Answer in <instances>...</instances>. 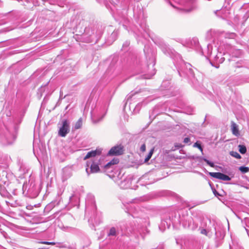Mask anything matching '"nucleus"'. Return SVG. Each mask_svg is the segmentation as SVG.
Instances as JSON below:
<instances>
[{
  "mask_svg": "<svg viewBox=\"0 0 249 249\" xmlns=\"http://www.w3.org/2000/svg\"><path fill=\"white\" fill-rule=\"evenodd\" d=\"M238 147L239 151L241 154H244L246 153L247 149L245 145L240 144L238 145Z\"/></svg>",
  "mask_w": 249,
  "mask_h": 249,
  "instance_id": "nucleus-20",
  "label": "nucleus"
},
{
  "mask_svg": "<svg viewBox=\"0 0 249 249\" xmlns=\"http://www.w3.org/2000/svg\"><path fill=\"white\" fill-rule=\"evenodd\" d=\"M209 175L213 178L224 181H229L231 179L228 176L220 172H209Z\"/></svg>",
  "mask_w": 249,
  "mask_h": 249,
  "instance_id": "nucleus-5",
  "label": "nucleus"
},
{
  "mask_svg": "<svg viewBox=\"0 0 249 249\" xmlns=\"http://www.w3.org/2000/svg\"><path fill=\"white\" fill-rule=\"evenodd\" d=\"M11 205L13 207H16L17 206H19L20 204H19V202L18 200H16V201H15L14 203H11Z\"/></svg>",
  "mask_w": 249,
  "mask_h": 249,
  "instance_id": "nucleus-30",
  "label": "nucleus"
},
{
  "mask_svg": "<svg viewBox=\"0 0 249 249\" xmlns=\"http://www.w3.org/2000/svg\"><path fill=\"white\" fill-rule=\"evenodd\" d=\"M76 202H75V203H74V205H75V204H76Z\"/></svg>",
  "mask_w": 249,
  "mask_h": 249,
  "instance_id": "nucleus-47",
  "label": "nucleus"
},
{
  "mask_svg": "<svg viewBox=\"0 0 249 249\" xmlns=\"http://www.w3.org/2000/svg\"><path fill=\"white\" fill-rule=\"evenodd\" d=\"M123 146L121 145H116L112 147L108 152L107 156H119L123 153Z\"/></svg>",
  "mask_w": 249,
  "mask_h": 249,
  "instance_id": "nucleus-4",
  "label": "nucleus"
},
{
  "mask_svg": "<svg viewBox=\"0 0 249 249\" xmlns=\"http://www.w3.org/2000/svg\"><path fill=\"white\" fill-rule=\"evenodd\" d=\"M58 135L61 137H65L70 133L71 129L70 122L67 119H63L58 124Z\"/></svg>",
  "mask_w": 249,
  "mask_h": 249,
  "instance_id": "nucleus-1",
  "label": "nucleus"
},
{
  "mask_svg": "<svg viewBox=\"0 0 249 249\" xmlns=\"http://www.w3.org/2000/svg\"><path fill=\"white\" fill-rule=\"evenodd\" d=\"M104 40H103L102 41H101L100 45H98V47L100 48L104 45Z\"/></svg>",
  "mask_w": 249,
  "mask_h": 249,
  "instance_id": "nucleus-39",
  "label": "nucleus"
},
{
  "mask_svg": "<svg viewBox=\"0 0 249 249\" xmlns=\"http://www.w3.org/2000/svg\"><path fill=\"white\" fill-rule=\"evenodd\" d=\"M59 202L56 201H52L51 203L49 204L45 208L46 210H50L53 209L55 206L59 204Z\"/></svg>",
  "mask_w": 249,
  "mask_h": 249,
  "instance_id": "nucleus-14",
  "label": "nucleus"
},
{
  "mask_svg": "<svg viewBox=\"0 0 249 249\" xmlns=\"http://www.w3.org/2000/svg\"><path fill=\"white\" fill-rule=\"evenodd\" d=\"M24 187H25V185H24V184H23V190H24Z\"/></svg>",
  "mask_w": 249,
  "mask_h": 249,
  "instance_id": "nucleus-46",
  "label": "nucleus"
},
{
  "mask_svg": "<svg viewBox=\"0 0 249 249\" xmlns=\"http://www.w3.org/2000/svg\"><path fill=\"white\" fill-rule=\"evenodd\" d=\"M145 78H146V79H149L150 77H145Z\"/></svg>",
  "mask_w": 249,
  "mask_h": 249,
  "instance_id": "nucleus-45",
  "label": "nucleus"
},
{
  "mask_svg": "<svg viewBox=\"0 0 249 249\" xmlns=\"http://www.w3.org/2000/svg\"><path fill=\"white\" fill-rule=\"evenodd\" d=\"M92 220L91 219H89L88 220V222H89V225L90 226V227H91V228L92 229V227H93V224H92Z\"/></svg>",
  "mask_w": 249,
  "mask_h": 249,
  "instance_id": "nucleus-35",
  "label": "nucleus"
},
{
  "mask_svg": "<svg viewBox=\"0 0 249 249\" xmlns=\"http://www.w3.org/2000/svg\"><path fill=\"white\" fill-rule=\"evenodd\" d=\"M130 44V42L129 41H125L123 45V47L124 48L127 47Z\"/></svg>",
  "mask_w": 249,
  "mask_h": 249,
  "instance_id": "nucleus-33",
  "label": "nucleus"
},
{
  "mask_svg": "<svg viewBox=\"0 0 249 249\" xmlns=\"http://www.w3.org/2000/svg\"><path fill=\"white\" fill-rule=\"evenodd\" d=\"M5 228V226L3 225H1L0 223V232L1 233V234L4 237H6L7 233L4 231V228Z\"/></svg>",
  "mask_w": 249,
  "mask_h": 249,
  "instance_id": "nucleus-22",
  "label": "nucleus"
},
{
  "mask_svg": "<svg viewBox=\"0 0 249 249\" xmlns=\"http://www.w3.org/2000/svg\"><path fill=\"white\" fill-rule=\"evenodd\" d=\"M39 192L38 186L32 182L27 190V194L31 198H36L38 195Z\"/></svg>",
  "mask_w": 249,
  "mask_h": 249,
  "instance_id": "nucleus-3",
  "label": "nucleus"
},
{
  "mask_svg": "<svg viewBox=\"0 0 249 249\" xmlns=\"http://www.w3.org/2000/svg\"><path fill=\"white\" fill-rule=\"evenodd\" d=\"M140 150L142 152H144L146 150V146L145 144H143L141 145Z\"/></svg>",
  "mask_w": 249,
  "mask_h": 249,
  "instance_id": "nucleus-31",
  "label": "nucleus"
},
{
  "mask_svg": "<svg viewBox=\"0 0 249 249\" xmlns=\"http://www.w3.org/2000/svg\"><path fill=\"white\" fill-rule=\"evenodd\" d=\"M188 67H189V71L190 74L192 75V76H193L194 75L193 71V70L190 68L191 65L189 64H188V65L186 66L187 68H188Z\"/></svg>",
  "mask_w": 249,
  "mask_h": 249,
  "instance_id": "nucleus-32",
  "label": "nucleus"
},
{
  "mask_svg": "<svg viewBox=\"0 0 249 249\" xmlns=\"http://www.w3.org/2000/svg\"><path fill=\"white\" fill-rule=\"evenodd\" d=\"M239 170L243 173H246L249 171V168L245 166H240Z\"/></svg>",
  "mask_w": 249,
  "mask_h": 249,
  "instance_id": "nucleus-23",
  "label": "nucleus"
},
{
  "mask_svg": "<svg viewBox=\"0 0 249 249\" xmlns=\"http://www.w3.org/2000/svg\"><path fill=\"white\" fill-rule=\"evenodd\" d=\"M100 171V169L98 165L94 164V173L98 172Z\"/></svg>",
  "mask_w": 249,
  "mask_h": 249,
  "instance_id": "nucleus-29",
  "label": "nucleus"
},
{
  "mask_svg": "<svg viewBox=\"0 0 249 249\" xmlns=\"http://www.w3.org/2000/svg\"><path fill=\"white\" fill-rule=\"evenodd\" d=\"M0 194L3 196H7L8 195V193L7 191L5 190L4 188H1L0 189Z\"/></svg>",
  "mask_w": 249,
  "mask_h": 249,
  "instance_id": "nucleus-24",
  "label": "nucleus"
},
{
  "mask_svg": "<svg viewBox=\"0 0 249 249\" xmlns=\"http://www.w3.org/2000/svg\"><path fill=\"white\" fill-rule=\"evenodd\" d=\"M92 110H91L90 111V113H91V114L92 115ZM91 119H92V116L91 115Z\"/></svg>",
  "mask_w": 249,
  "mask_h": 249,
  "instance_id": "nucleus-43",
  "label": "nucleus"
},
{
  "mask_svg": "<svg viewBox=\"0 0 249 249\" xmlns=\"http://www.w3.org/2000/svg\"><path fill=\"white\" fill-rule=\"evenodd\" d=\"M131 180L130 178H127L121 181L119 185L121 188L127 189L130 187Z\"/></svg>",
  "mask_w": 249,
  "mask_h": 249,
  "instance_id": "nucleus-10",
  "label": "nucleus"
},
{
  "mask_svg": "<svg viewBox=\"0 0 249 249\" xmlns=\"http://www.w3.org/2000/svg\"><path fill=\"white\" fill-rule=\"evenodd\" d=\"M79 197L76 196V194H73L72 196L70 197V201L71 202L75 201L76 202L79 201Z\"/></svg>",
  "mask_w": 249,
  "mask_h": 249,
  "instance_id": "nucleus-19",
  "label": "nucleus"
},
{
  "mask_svg": "<svg viewBox=\"0 0 249 249\" xmlns=\"http://www.w3.org/2000/svg\"><path fill=\"white\" fill-rule=\"evenodd\" d=\"M119 162V160L118 158H113L111 161L107 162L103 166L104 171L106 172L109 170L112 171L114 168V166L118 164Z\"/></svg>",
  "mask_w": 249,
  "mask_h": 249,
  "instance_id": "nucleus-6",
  "label": "nucleus"
},
{
  "mask_svg": "<svg viewBox=\"0 0 249 249\" xmlns=\"http://www.w3.org/2000/svg\"><path fill=\"white\" fill-rule=\"evenodd\" d=\"M231 129L233 135L236 136L239 135L238 125L233 122H231Z\"/></svg>",
  "mask_w": 249,
  "mask_h": 249,
  "instance_id": "nucleus-12",
  "label": "nucleus"
},
{
  "mask_svg": "<svg viewBox=\"0 0 249 249\" xmlns=\"http://www.w3.org/2000/svg\"><path fill=\"white\" fill-rule=\"evenodd\" d=\"M230 154L231 156L237 159H240L241 158V156H240V155L238 152H237L236 151H231L230 152Z\"/></svg>",
  "mask_w": 249,
  "mask_h": 249,
  "instance_id": "nucleus-18",
  "label": "nucleus"
},
{
  "mask_svg": "<svg viewBox=\"0 0 249 249\" xmlns=\"http://www.w3.org/2000/svg\"><path fill=\"white\" fill-rule=\"evenodd\" d=\"M93 157V150H91L90 152H88L86 156L84 158V160H86L89 158H92Z\"/></svg>",
  "mask_w": 249,
  "mask_h": 249,
  "instance_id": "nucleus-26",
  "label": "nucleus"
},
{
  "mask_svg": "<svg viewBox=\"0 0 249 249\" xmlns=\"http://www.w3.org/2000/svg\"><path fill=\"white\" fill-rule=\"evenodd\" d=\"M194 147L198 148L201 151L202 153H203V148L201 144L197 142L194 143Z\"/></svg>",
  "mask_w": 249,
  "mask_h": 249,
  "instance_id": "nucleus-27",
  "label": "nucleus"
},
{
  "mask_svg": "<svg viewBox=\"0 0 249 249\" xmlns=\"http://www.w3.org/2000/svg\"><path fill=\"white\" fill-rule=\"evenodd\" d=\"M117 35V33L116 32H114L112 33L111 36H112L114 38L113 39V41L115 40V39L116 38Z\"/></svg>",
  "mask_w": 249,
  "mask_h": 249,
  "instance_id": "nucleus-34",
  "label": "nucleus"
},
{
  "mask_svg": "<svg viewBox=\"0 0 249 249\" xmlns=\"http://www.w3.org/2000/svg\"><path fill=\"white\" fill-rule=\"evenodd\" d=\"M175 1L179 4L184 6L183 10L189 12L195 8L193 3L195 0H175Z\"/></svg>",
  "mask_w": 249,
  "mask_h": 249,
  "instance_id": "nucleus-2",
  "label": "nucleus"
},
{
  "mask_svg": "<svg viewBox=\"0 0 249 249\" xmlns=\"http://www.w3.org/2000/svg\"><path fill=\"white\" fill-rule=\"evenodd\" d=\"M213 193L215 196H220V195L216 192V191L215 190H214L213 191Z\"/></svg>",
  "mask_w": 249,
  "mask_h": 249,
  "instance_id": "nucleus-38",
  "label": "nucleus"
},
{
  "mask_svg": "<svg viewBox=\"0 0 249 249\" xmlns=\"http://www.w3.org/2000/svg\"><path fill=\"white\" fill-rule=\"evenodd\" d=\"M221 62H223V60H224V58H221Z\"/></svg>",
  "mask_w": 249,
  "mask_h": 249,
  "instance_id": "nucleus-42",
  "label": "nucleus"
},
{
  "mask_svg": "<svg viewBox=\"0 0 249 249\" xmlns=\"http://www.w3.org/2000/svg\"><path fill=\"white\" fill-rule=\"evenodd\" d=\"M102 149L101 148L97 147L96 150H94V157L96 155H100L101 154Z\"/></svg>",
  "mask_w": 249,
  "mask_h": 249,
  "instance_id": "nucleus-25",
  "label": "nucleus"
},
{
  "mask_svg": "<svg viewBox=\"0 0 249 249\" xmlns=\"http://www.w3.org/2000/svg\"><path fill=\"white\" fill-rule=\"evenodd\" d=\"M60 98H63L62 95H61V93H60Z\"/></svg>",
  "mask_w": 249,
  "mask_h": 249,
  "instance_id": "nucleus-41",
  "label": "nucleus"
},
{
  "mask_svg": "<svg viewBox=\"0 0 249 249\" xmlns=\"http://www.w3.org/2000/svg\"><path fill=\"white\" fill-rule=\"evenodd\" d=\"M104 28L102 26L97 25L96 27V41L95 43H98L101 39Z\"/></svg>",
  "mask_w": 249,
  "mask_h": 249,
  "instance_id": "nucleus-8",
  "label": "nucleus"
},
{
  "mask_svg": "<svg viewBox=\"0 0 249 249\" xmlns=\"http://www.w3.org/2000/svg\"><path fill=\"white\" fill-rule=\"evenodd\" d=\"M203 160H204V161H205L211 167H214V163L213 162H212L210 161L209 160H208L206 158H203Z\"/></svg>",
  "mask_w": 249,
  "mask_h": 249,
  "instance_id": "nucleus-28",
  "label": "nucleus"
},
{
  "mask_svg": "<svg viewBox=\"0 0 249 249\" xmlns=\"http://www.w3.org/2000/svg\"><path fill=\"white\" fill-rule=\"evenodd\" d=\"M117 235V230L115 228L112 227L107 233V235L110 236H116Z\"/></svg>",
  "mask_w": 249,
  "mask_h": 249,
  "instance_id": "nucleus-16",
  "label": "nucleus"
},
{
  "mask_svg": "<svg viewBox=\"0 0 249 249\" xmlns=\"http://www.w3.org/2000/svg\"><path fill=\"white\" fill-rule=\"evenodd\" d=\"M188 227L192 230H195L198 227L197 223L192 218L189 220Z\"/></svg>",
  "mask_w": 249,
  "mask_h": 249,
  "instance_id": "nucleus-13",
  "label": "nucleus"
},
{
  "mask_svg": "<svg viewBox=\"0 0 249 249\" xmlns=\"http://www.w3.org/2000/svg\"><path fill=\"white\" fill-rule=\"evenodd\" d=\"M41 244H45V245H56L57 247H61L60 243H55L54 242H48V241H42L41 242Z\"/></svg>",
  "mask_w": 249,
  "mask_h": 249,
  "instance_id": "nucleus-17",
  "label": "nucleus"
},
{
  "mask_svg": "<svg viewBox=\"0 0 249 249\" xmlns=\"http://www.w3.org/2000/svg\"><path fill=\"white\" fill-rule=\"evenodd\" d=\"M103 118V116H102L99 119H98L97 120H94V123H98V122H100L102 119Z\"/></svg>",
  "mask_w": 249,
  "mask_h": 249,
  "instance_id": "nucleus-37",
  "label": "nucleus"
},
{
  "mask_svg": "<svg viewBox=\"0 0 249 249\" xmlns=\"http://www.w3.org/2000/svg\"><path fill=\"white\" fill-rule=\"evenodd\" d=\"M82 125V119L81 118H79L76 122L74 126V129H78L81 127Z\"/></svg>",
  "mask_w": 249,
  "mask_h": 249,
  "instance_id": "nucleus-15",
  "label": "nucleus"
},
{
  "mask_svg": "<svg viewBox=\"0 0 249 249\" xmlns=\"http://www.w3.org/2000/svg\"><path fill=\"white\" fill-rule=\"evenodd\" d=\"M86 171L89 175L90 174L93 173V160H90L87 161L86 164Z\"/></svg>",
  "mask_w": 249,
  "mask_h": 249,
  "instance_id": "nucleus-9",
  "label": "nucleus"
},
{
  "mask_svg": "<svg viewBox=\"0 0 249 249\" xmlns=\"http://www.w3.org/2000/svg\"><path fill=\"white\" fill-rule=\"evenodd\" d=\"M230 249H231V248H230ZM236 249H244L242 248V247H237V248Z\"/></svg>",
  "mask_w": 249,
  "mask_h": 249,
  "instance_id": "nucleus-40",
  "label": "nucleus"
},
{
  "mask_svg": "<svg viewBox=\"0 0 249 249\" xmlns=\"http://www.w3.org/2000/svg\"><path fill=\"white\" fill-rule=\"evenodd\" d=\"M190 138H185L184 139V142L185 143H188L190 142Z\"/></svg>",
  "mask_w": 249,
  "mask_h": 249,
  "instance_id": "nucleus-36",
  "label": "nucleus"
},
{
  "mask_svg": "<svg viewBox=\"0 0 249 249\" xmlns=\"http://www.w3.org/2000/svg\"><path fill=\"white\" fill-rule=\"evenodd\" d=\"M200 232L202 234H204L206 236H210L212 235V230L210 228H207L206 229H203L200 228H199Z\"/></svg>",
  "mask_w": 249,
  "mask_h": 249,
  "instance_id": "nucleus-11",
  "label": "nucleus"
},
{
  "mask_svg": "<svg viewBox=\"0 0 249 249\" xmlns=\"http://www.w3.org/2000/svg\"><path fill=\"white\" fill-rule=\"evenodd\" d=\"M176 243H177V244H178V241L177 239H176Z\"/></svg>",
  "mask_w": 249,
  "mask_h": 249,
  "instance_id": "nucleus-44",
  "label": "nucleus"
},
{
  "mask_svg": "<svg viewBox=\"0 0 249 249\" xmlns=\"http://www.w3.org/2000/svg\"><path fill=\"white\" fill-rule=\"evenodd\" d=\"M72 176V170L69 168H65L63 169L62 180L63 182L66 181Z\"/></svg>",
  "mask_w": 249,
  "mask_h": 249,
  "instance_id": "nucleus-7",
  "label": "nucleus"
},
{
  "mask_svg": "<svg viewBox=\"0 0 249 249\" xmlns=\"http://www.w3.org/2000/svg\"><path fill=\"white\" fill-rule=\"evenodd\" d=\"M153 152H154V148L152 149L150 152H149V153L148 154L147 156L146 157L145 160H144V162H147L150 159V158H151L153 154Z\"/></svg>",
  "mask_w": 249,
  "mask_h": 249,
  "instance_id": "nucleus-21",
  "label": "nucleus"
}]
</instances>
